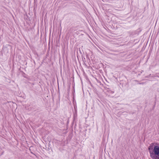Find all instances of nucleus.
Listing matches in <instances>:
<instances>
[{
    "label": "nucleus",
    "mask_w": 159,
    "mask_h": 159,
    "mask_svg": "<svg viewBox=\"0 0 159 159\" xmlns=\"http://www.w3.org/2000/svg\"><path fill=\"white\" fill-rule=\"evenodd\" d=\"M150 156L152 159H159V145L152 143L148 148Z\"/></svg>",
    "instance_id": "obj_1"
},
{
    "label": "nucleus",
    "mask_w": 159,
    "mask_h": 159,
    "mask_svg": "<svg viewBox=\"0 0 159 159\" xmlns=\"http://www.w3.org/2000/svg\"><path fill=\"white\" fill-rule=\"evenodd\" d=\"M107 95L110 94H113L114 92V91L111 90L109 88H107Z\"/></svg>",
    "instance_id": "obj_2"
},
{
    "label": "nucleus",
    "mask_w": 159,
    "mask_h": 159,
    "mask_svg": "<svg viewBox=\"0 0 159 159\" xmlns=\"http://www.w3.org/2000/svg\"><path fill=\"white\" fill-rule=\"evenodd\" d=\"M154 77L159 78V73H157L156 75H155Z\"/></svg>",
    "instance_id": "obj_3"
},
{
    "label": "nucleus",
    "mask_w": 159,
    "mask_h": 159,
    "mask_svg": "<svg viewBox=\"0 0 159 159\" xmlns=\"http://www.w3.org/2000/svg\"><path fill=\"white\" fill-rule=\"evenodd\" d=\"M144 83H139V84H143Z\"/></svg>",
    "instance_id": "obj_4"
}]
</instances>
